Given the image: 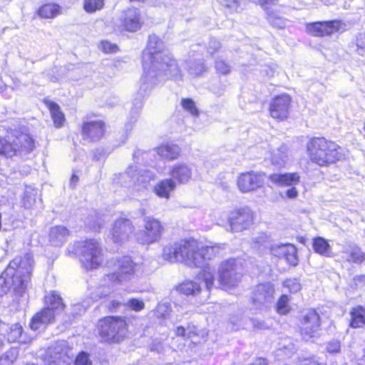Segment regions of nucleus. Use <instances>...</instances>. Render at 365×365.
<instances>
[{"mask_svg": "<svg viewBox=\"0 0 365 365\" xmlns=\"http://www.w3.org/2000/svg\"><path fill=\"white\" fill-rule=\"evenodd\" d=\"M267 240L268 237L264 233H261L258 236L252 239L254 245L258 248H259L261 246H265V244L267 242Z\"/></svg>", "mask_w": 365, "mask_h": 365, "instance_id": "bf43d9fd", "label": "nucleus"}, {"mask_svg": "<svg viewBox=\"0 0 365 365\" xmlns=\"http://www.w3.org/2000/svg\"><path fill=\"white\" fill-rule=\"evenodd\" d=\"M175 334L178 336L190 337V332H186L183 327H178L175 329Z\"/></svg>", "mask_w": 365, "mask_h": 365, "instance_id": "052dcab7", "label": "nucleus"}, {"mask_svg": "<svg viewBox=\"0 0 365 365\" xmlns=\"http://www.w3.org/2000/svg\"><path fill=\"white\" fill-rule=\"evenodd\" d=\"M320 325V317L315 309H309L304 312L301 319V332L304 338L314 336Z\"/></svg>", "mask_w": 365, "mask_h": 365, "instance_id": "2eb2a0df", "label": "nucleus"}, {"mask_svg": "<svg viewBox=\"0 0 365 365\" xmlns=\"http://www.w3.org/2000/svg\"><path fill=\"white\" fill-rule=\"evenodd\" d=\"M105 125L101 120L86 122L82 126V133L84 139L90 141H97L103 135Z\"/></svg>", "mask_w": 365, "mask_h": 365, "instance_id": "b1692460", "label": "nucleus"}, {"mask_svg": "<svg viewBox=\"0 0 365 365\" xmlns=\"http://www.w3.org/2000/svg\"><path fill=\"white\" fill-rule=\"evenodd\" d=\"M267 19L269 23L275 28L283 29L286 26V19L272 9L266 8Z\"/></svg>", "mask_w": 365, "mask_h": 365, "instance_id": "e433bc0d", "label": "nucleus"}, {"mask_svg": "<svg viewBox=\"0 0 365 365\" xmlns=\"http://www.w3.org/2000/svg\"><path fill=\"white\" fill-rule=\"evenodd\" d=\"M341 342L339 340H331L327 343L326 349L329 354H337L341 351Z\"/></svg>", "mask_w": 365, "mask_h": 365, "instance_id": "5fc2aeb1", "label": "nucleus"}, {"mask_svg": "<svg viewBox=\"0 0 365 365\" xmlns=\"http://www.w3.org/2000/svg\"><path fill=\"white\" fill-rule=\"evenodd\" d=\"M200 284L192 281L186 282L180 286L181 292L186 295L196 294L200 292Z\"/></svg>", "mask_w": 365, "mask_h": 365, "instance_id": "a19ab883", "label": "nucleus"}, {"mask_svg": "<svg viewBox=\"0 0 365 365\" xmlns=\"http://www.w3.org/2000/svg\"><path fill=\"white\" fill-rule=\"evenodd\" d=\"M100 48L105 53H115L118 50L115 44L111 43L107 41H102Z\"/></svg>", "mask_w": 365, "mask_h": 365, "instance_id": "13d9d810", "label": "nucleus"}, {"mask_svg": "<svg viewBox=\"0 0 365 365\" xmlns=\"http://www.w3.org/2000/svg\"><path fill=\"white\" fill-rule=\"evenodd\" d=\"M220 48L221 43L219 41L214 38H210L207 49L210 55H214Z\"/></svg>", "mask_w": 365, "mask_h": 365, "instance_id": "4d7b16f0", "label": "nucleus"}, {"mask_svg": "<svg viewBox=\"0 0 365 365\" xmlns=\"http://www.w3.org/2000/svg\"><path fill=\"white\" fill-rule=\"evenodd\" d=\"M73 358L72 349L67 341H58L48 348L44 361L48 365H71Z\"/></svg>", "mask_w": 365, "mask_h": 365, "instance_id": "9b49d317", "label": "nucleus"}, {"mask_svg": "<svg viewBox=\"0 0 365 365\" xmlns=\"http://www.w3.org/2000/svg\"><path fill=\"white\" fill-rule=\"evenodd\" d=\"M112 264L114 271L109 273L107 277L110 281L118 283L130 280L141 268L140 264L135 263L128 256L111 259L108 262V267H111Z\"/></svg>", "mask_w": 365, "mask_h": 365, "instance_id": "1a4fd4ad", "label": "nucleus"}, {"mask_svg": "<svg viewBox=\"0 0 365 365\" xmlns=\"http://www.w3.org/2000/svg\"><path fill=\"white\" fill-rule=\"evenodd\" d=\"M220 252L219 246H206L199 247L197 245V251L196 252L195 267H204L207 260H210Z\"/></svg>", "mask_w": 365, "mask_h": 365, "instance_id": "393cba45", "label": "nucleus"}, {"mask_svg": "<svg viewBox=\"0 0 365 365\" xmlns=\"http://www.w3.org/2000/svg\"><path fill=\"white\" fill-rule=\"evenodd\" d=\"M45 103L49 108L54 125L56 128L61 127L65 121V118L63 113L61 111L59 106L49 101H46Z\"/></svg>", "mask_w": 365, "mask_h": 365, "instance_id": "f704fd0d", "label": "nucleus"}, {"mask_svg": "<svg viewBox=\"0 0 365 365\" xmlns=\"http://www.w3.org/2000/svg\"><path fill=\"white\" fill-rule=\"evenodd\" d=\"M300 365H320L316 361L312 359H304Z\"/></svg>", "mask_w": 365, "mask_h": 365, "instance_id": "338daca9", "label": "nucleus"}, {"mask_svg": "<svg viewBox=\"0 0 365 365\" xmlns=\"http://www.w3.org/2000/svg\"><path fill=\"white\" fill-rule=\"evenodd\" d=\"M123 177L130 178V182L133 185H139L145 187L150 180L155 178L154 174L146 170H138L136 166H130L126 172L123 174Z\"/></svg>", "mask_w": 365, "mask_h": 365, "instance_id": "4be33fe9", "label": "nucleus"}, {"mask_svg": "<svg viewBox=\"0 0 365 365\" xmlns=\"http://www.w3.org/2000/svg\"><path fill=\"white\" fill-rule=\"evenodd\" d=\"M176 188V183L172 179H165L158 182L153 191L160 197L169 199L170 193Z\"/></svg>", "mask_w": 365, "mask_h": 365, "instance_id": "c85d7f7f", "label": "nucleus"}, {"mask_svg": "<svg viewBox=\"0 0 365 365\" xmlns=\"http://www.w3.org/2000/svg\"><path fill=\"white\" fill-rule=\"evenodd\" d=\"M98 328L101 339L111 344L122 341L128 334V324L121 317H106L99 320Z\"/></svg>", "mask_w": 365, "mask_h": 365, "instance_id": "423d86ee", "label": "nucleus"}, {"mask_svg": "<svg viewBox=\"0 0 365 365\" xmlns=\"http://www.w3.org/2000/svg\"><path fill=\"white\" fill-rule=\"evenodd\" d=\"M34 260L30 254L16 257L10 262L0 276V297L12 288L21 294L27 288L33 271Z\"/></svg>", "mask_w": 365, "mask_h": 365, "instance_id": "f03ea898", "label": "nucleus"}, {"mask_svg": "<svg viewBox=\"0 0 365 365\" xmlns=\"http://www.w3.org/2000/svg\"><path fill=\"white\" fill-rule=\"evenodd\" d=\"M310 160L319 165L327 166L342 158L341 148L334 142L324 138H314L307 145Z\"/></svg>", "mask_w": 365, "mask_h": 365, "instance_id": "7ed1b4c3", "label": "nucleus"}, {"mask_svg": "<svg viewBox=\"0 0 365 365\" xmlns=\"http://www.w3.org/2000/svg\"><path fill=\"white\" fill-rule=\"evenodd\" d=\"M75 247L83 267L87 270L96 269L103 263V250L98 240L79 241L75 243Z\"/></svg>", "mask_w": 365, "mask_h": 365, "instance_id": "0eeeda50", "label": "nucleus"}, {"mask_svg": "<svg viewBox=\"0 0 365 365\" xmlns=\"http://www.w3.org/2000/svg\"><path fill=\"white\" fill-rule=\"evenodd\" d=\"M121 305V303L118 301H116V300H112V301H110L108 304H107V307L110 310V311H115V309H117Z\"/></svg>", "mask_w": 365, "mask_h": 365, "instance_id": "680f3d73", "label": "nucleus"}, {"mask_svg": "<svg viewBox=\"0 0 365 365\" xmlns=\"http://www.w3.org/2000/svg\"><path fill=\"white\" fill-rule=\"evenodd\" d=\"M78 178L76 175H73L71 178V185H73V187L75 186L76 183L78 182Z\"/></svg>", "mask_w": 365, "mask_h": 365, "instance_id": "774afa93", "label": "nucleus"}, {"mask_svg": "<svg viewBox=\"0 0 365 365\" xmlns=\"http://www.w3.org/2000/svg\"><path fill=\"white\" fill-rule=\"evenodd\" d=\"M55 314L54 311H52L46 307L33 317L30 324L31 328L33 330H37L41 327V325L51 322L54 319Z\"/></svg>", "mask_w": 365, "mask_h": 365, "instance_id": "cd10ccee", "label": "nucleus"}, {"mask_svg": "<svg viewBox=\"0 0 365 365\" xmlns=\"http://www.w3.org/2000/svg\"><path fill=\"white\" fill-rule=\"evenodd\" d=\"M205 71V66L202 59L190 61L188 63V72L192 76H198Z\"/></svg>", "mask_w": 365, "mask_h": 365, "instance_id": "79ce46f5", "label": "nucleus"}, {"mask_svg": "<svg viewBox=\"0 0 365 365\" xmlns=\"http://www.w3.org/2000/svg\"><path fill=\"white\" fill-rule=\"evenodd\" d=\"M144 229L136 234L137 240L142 245H150L158 242L164 232L161 222L153 217L143 219Z\"/></svg>", "mask_w": 365, "mask_h": 365, "instance_id": "f8f14e48", "label": "nucleus"}, {"mask_svg": "<svg viewBox=\"0 0 365 365\" xmlns=\"http://www.w3.org/2000/svg\"><path fill=\"white\" fill-rule=\"evenodd\" d=\"M269 179L278 186H295L300 181V175L298 173H274L270 175Z\"/></svg>", "mask_w": 365, "mask_h": 365, "instance_id": "a878e982", "label": "nucleus"}, {"mask_svg": "<svg viewBox=\"0 0 365 365\" xmlns=\"http://www.w3.org/2000/svg\"><path fill=\"white\" fill-rule=\"evenodd\" d=\"M312 247L314 252L320 255L332 257L334 254L328 241L323 237H317L313 239Z\"/></svg>", "mask_w": 365, "mask_h": 365, "instance_id": "c756f323", "label": "nucleus"}, {"mask_svg": "<svg viewBox=\"0 0 365 365\" xmlns=\"http://www.w3.org/2000/svg\"><path fill=\"white\" fill-rule=\"evenodd\" d=\"M341 261L349 263L360 264L365 259V254L356 244H347L339 252Z\"/></svg>", "mask_w": 365, "mask_h": 365, "instance_id": "5701e85b", "label": "nucleus"}, {"mask_svg": "<svg viewBox=\"0 0 365 365\" xmlns=\"http://www.w3.org/2000/svg\"><path fill=\"white\" fill-rule=\"evenodd\" d=\"M142 58L143 75L140 87L141 95L146 94L167 78L181 79V71L175 60L163 41L155 34L149 36Z\"/></svg>", "mask_w": 365, "mask_h": 365, "instance_id": "f257e3e1", "label": "nucleus"}, {"mask_svg": "<svg viewBox=\"0 0 365 365\" xmlns=\"http://www.w3.org/2000/svg\"><path fill=\"white\" fill-rule=\"evenodd\" d=\"M242 260L230 258L222 261L218 268V282L224 289L235 287L242 277Z\"/></svg>", "mask_w": 365, "mask_h": 365, "instance_id": "6e6552de", "label": "nucleus"}, {"mask_svg": "<svg viewBox=\"0 0 365 365\" xmlns=\"http://www.w3.org/2000/svg\"><path fill=\"white\" fill-rule=\"evenodd\" d=\"M172 311L169 302L159 303L155 309V314L158 318H167Z\"/></svg>", "mask_w": 365, "mask_h": 365, "instance_id": "c03bdc74", "label": "nucleus"}, {"mask_svg": "<svg viewBox=\"0 0 365 365\" xmlns=\"http://www.w3.org/2000/svg\"><path fill=\"white\" fill-rule=\"evenodd\" d=\"M350 326L353 328L365 327V309L362 307H356L351 309Z\"/></svg>", "mask_w": 365, "mask_h": 365, "instance_id": "72a5a7b5", "label": "nucleus"}, {"mask_svg": "<svg viewBox=\"0 0 365 365\" xmlns=\"http://www.w3.org/2000/svg\"><path fill=\"white\" fill-rule=\"evenodd\" d=\"M290 98L283 94L274 98L269 106V113L272 118L284 120L287 118Z\"/></svg>", "mask_w": 365, "mask_h": 365, "instance_id": "aec40b11", "label": "nucleus"}, {"mask_svg": "<svg viewBox=\"0 0 365 365\" xmlns=\"http://www.w3.org/2000/svg\"><path fill=\"white\" fill-rule=\"evenodd\" d=\"M197 242L194 240H180L167 245L163 250V258L171 263L182 262L195 267Z\"/></svg>", "mask_w": 365, "mask_h": 365, "instance_id": "39448f33", "label": "nucleus"}, {"mask_svg": "<svg viewBox=\"0 0 365 365\" xmlns=\"http://www.w3.org/2000/svg\"><path fill=\"white\" fill-rule=\"evenodd\" d=\"M46 307L54 311L55 314L63 310L65 305L62 298L56 292H52L45 297Z\"/></svg>", "mask_w": 365, "mask_h": 365, "instance_id": "7c9ffc66", "label": "nucleus"}, {"mask_svg": "<svg viewBox=\"0 0 365 365\" xmlns=\"http://www.w3.org/2000/svg\"><path fill=\"white\" fill-rule=\"evenodd\" d=\"M244 1L245 0H222L221 4L230 11L238 12L242 9V4Z\"/></svg>", "mask_w": 365, "mask_h": 365, "instance_id": "8fccbe9b", "label": "nucleus"}, {"mask_svg": "<svg viewBox=\"0 0 365 365\" xmlns=\"http://www.w3.org/2000/svg\"><path fill=\"white\" fill-rule=\"evenodd\" d=\"M290 299L287 295L283 294L278 300L277 303V312L280 314H287L290 309V305L289 304Z\"/></svg>", "mask_w": 365, "mask_h": 365, "instance_id": "a18cd8bd", "label": "nucleus"}, {"mask_svg": "<svg viewBox=\"0 0 365 365\" xmlns=\"http://www.w3.org/2000/svg\"><path fill=\"white\" fill-rule=\"evenodd\" d=\"M74 365H92L89 354L82 351L76 358Z\"/></svg>", "mask_w": 365, "mask_h": 365, "instance_id": "6e6d98bb", "label": "nucleus"}, {"mask_svg": "<svg viewBox=\"0 0 365 365\" xmlns=\"http://www.w3.org/2000/svg\"><path fill=\"white\" fill-rule=\"evenodd\" d=\"M37 196V190H34L31 187L27 188L24 194L22 203L25 208L31 209L36 203V199Z\"/></svg>", "mask_w": 365, "mask_h": 365, "instance_id": "58836bf2", "label": "nucleus"}, {"mask_svg": "<svg viewBox=\"0 0 365 365\" xmlns=\"http://www.w3.org/2000/svg\"><path fill=\"white\" fill-rule=\"evenodd\" d=\"M215 69L217 73L223 75H227L231 71L230 66L225 61L221 59H217L215 61Z\"/></svg>", "mask_w": 365, "mask_h": 365, "instance_id": "3c124183", "label": "nucleus"}, {"mask_svg": "<svg viewBox=\"0 0 365 365\" xmlns=\"http://www.w3.org/2000/svg\"><path fill=\"white\" fill-rule=\"evenodd\" d=\"M158 154L167 160L177 159L180 154V148L175 144H166L158 148Z\"/></svg>", "mask_w": 365, "mask_h": 365, "instance_id": "473e14b6", "label": "nucleus"}, {"mask_svg": "<svg viewBox=\"0 0 365 365\" xmlns=\"http://www.w3.org/2000/svg\"><path fill=\"white\" fill-rule=\"evenodd\" d=\"M283 286L292 293H296L302 289L301 283L296 278L287 279L283 282Z\"/></svg>", "mask_w": 365, "mask_h": 365, "instance_id": "09e8293b", "label": "nucleus"}, {"mask_svg": "<svg viewBox=\"0 0 365 365\" xmlns=\"http://www.w3.org/2000/svg\"><path fill=\"white\" fill-rule=\"evenodd\" d=\"M169 175L176 185H185L192 179V169L186 163H177L170 168Z\"/></svg>", "mask_w": 365, "mask_h": 365, "instance_id": "412c9836", "label": "nucleus"}, {"mask_svg": "<svg viewBox=\"0 0 365 365\" xmlns=\"http://www.w3.org/2000/svg\"><path fill=\"white\" fill-rule=\"evenodd\" d=\"M18 350L12 348L6 351L1 357V365H11L17 359Z\"/></svg>", "mask_w": 365, "mask_h": 365, "instance_id": "37998d69", "label": "nucleus"}, {"mask_svg": "<svg viewBox=\"0 0 365 365\" xmlns=\"http://www.w3.org/2000/svg\"><path fill=\"white\" fill-rule=\"evenodd\" d=\"M86 223L93 231H98L101 229L102 220L98 216H93L86 220Z\"/></svg>", "mask_w": 365, "mask_h": 365, "instance_id": "864d4df0", "label": "nucleus"}, {"mask_svg": "<svg viewBox=\"0 0 365 365\" xmlns=\"http://www.w3.org/2000/svg\"><path fill=\"white\" fill-rule=\"evenodd\" d=\"M292 187L287 190V196L289 198H294L298 195V191L295 188L294 186H292Z\"/></svg>", "mask_w": 365, "mask_h": 365, "instance_id": "0e129e2a", "label": "nucleus"}, {"mask_svg": "<svg viewBox=\"0 0 365 365\" xmlns=\"http://www.w3.org/2000/svg\"><path fill=\"white\" fill-rule=\"evenodd\" d=\"M70 236V231L64 226L58 225L51 228L49 232V242L53 246H61Z\"/></svg>", "mask_w": 365, "mask_h": 365, "instance_id": "bb28decb", "label": "nucleus"}, {"mask_svg": "<svg viewBox=\"0 0 365 365\" xmlns=\"http://www.w3.org/2000/svg\"><path fill=\"white\" fill-rule=\"evenodd\" d=\"M181 106L184 110L189 112L192 116H198L199 110L195 106V103L191 98L182 99Z\"/></svg>", "mask_w": 365, "mask_h": 365, "instance_id": "49530a36", "label": "nucleus"}, {"mask_svg": "<svg viewBox=\"0 0 365 365\" xmlns=\"http://www.w3.org/2000/svg\"><path fill=\"white\" fill-rule=\"evenodd\" d=\"M264 185V175L257 172L241 173L237 178V187L242 192L255 191Z\"/></svg>", "mask_w": 365, "mask_h": 365, "instance_id": "4468645a", "label": "nucleus"}, {"mask_svg": "<svg viewBox=\"0 0 365 365\" xmlns=\"http://www.w3.org/2000/svg\"><path fill=\"white\" fill-rule=\"evenodd\" d=\"M34 148L33 138L21 130H14L6 137H0V155L6 158L23 157L33 151Z\"/></svg>", "mask_w": 365, "mask_h": 365, "instance_id": "20e7f679", "label": "nucleus"}, {"mask_svg": "<svg viewBox=\"0 0 365 365\" xmlns=\"http://www.w3.org/2000/svg\"><path fill=\"white\" fill-rule=\"evenodd\" d=\"M61 14V7L56 4H47L41 6L38 15L43 19H53Z\"/></svg>", "mask_w": 365, "mask_h": 365, "instance_id": "c9c22d12", "label": "nucleus"}, {"mask_svg": "<svg viewBox=\"0 0 365 365\" xmlns=\"http://www.w3.org/2000/svg\"><path fill=\"white\" fill-rule=\"evenodd\" d=\"M340 25L339 21H317L307 24V30L312 36L322 37L338 31Z\"/></svg>", "mask_w": 365, "mask_h": 365, "instance_id": "6ab92c4d", "label": "nucleus"}, {"mask_svg": "<svg viewBox=\"0 0 365 365\" xmlns=\"http://www.w3.org/2000/svg\"><path fill=\"white\" fill-rule=\"evenodd\" d=\"M125 305L129 307L130 309L139 312L144 309L145 303L140 299L131 298L126 302Z\"/></svg>", "mask_w": 365, "mask_h": 365, "instance_id": "603ef678", "label": "nucleus"}, {"mask_svg": "<svg viewBox=\"0 0 365 365\" xmlns=\"http://www.w3.org/2000/svg\"><path fill=\"white\" fill-rule=\"evenodd\" d=\"M270 252L277 257L284 258L292 266H297L299 263L297 249L292 244H273L270 247Z\"/></svg>", "mask_w": 365, "mask_h": 365, "instance_id": "f3484780", "label": "nucleus"}, {"mask_svg": "<svg viewBox=\"0 0 365 365\" xmlns=\"http://www.w3.org/2000/svg\"><path fill=\"white\" fill-rule=\"evenodd\" d=\"M289 150L286 145H282L272 154L271 162L277 168L284 167L288 160Z\"/></svg>", "mask_w": 365, "mask_h": 365, "instance_id": "2f4dec72", "label": "nucleus"}, {"mask_svg": "<svg viewBox=\"0 0 365 365\" xmlns=\"http://www.w3.org/2000/svg\"><path fill=\"white\" fill-rule=\"evenodd\" d=\"M214 279V274L210 271V267H205V269L200 271L197 274V279L200 281L201 283L204 284L207 291H210L213 287Z\"/></svg>", "mask_w": 365, "mask_h": 365, "instance_id": "4c0bfd02", "label": "nucleus"}, {"mask_svg": "<svg viewBox=\"0 0 365 365\" xmlns=\"http://www.w3.org/2000/svg\"><path fill=\"white\" fill-rule=\"evenodd\" d=\"M104 6V0H84L83 9L87 13H94Z\"/></svg>", "mask_w": 365, "mask_h": 365, "instance_id": "ea45409f", "label": "nucleus"}, {"mask_svg": "<svg viewBox=\"0 0 365 365\" xmlns=\"http://www.w3.org/2000/svg\"><path fill=\"white\" fill-rule=\"evenodd\" d=\"M251 322H252V326L255 328H258V329H264L265 328L264 322H260L257 319H252L251 320Z\"/></svg>", "mask_w": 365, "mask_h": 365, "instance_id": "69168bd1", "label": "nucleus"}, {"mask_svg": "<svg viewBox=\"0 0 365 365\" xmlns=\"http://www.w3.org/2000/svg\"><path fill=\"white\" fill-rule=\"evenodd\" d=\"M131 221L126 218H120L115 221L111 230L112 240L115 243L127 241L133 232Z\"/></svg>", "mask_w": 365, "mask_h": 365, "instance_id": "a211bd4d", "label": "nucleus"}, {"mask_svg": "<svg viewBox=\"0 0 365 365\" xmlns=\"http://www.w3.org/2000/svg\"><path fill=\"white\" fill-rule=\"evenodd\" d=\"M274 288L269 282L259 284L252 292V300L257 309L269 307L274 300Z\"/></svg>", "mask_w": 365, "mask_h": 365, "instance_id": "ddd939ff", "label": "nucleus"}, {"mask_svg": "<svg viewBox=\"0 0 365 365\" xmlns=\"http://www.w3.org/2000/svg\"><path fill=\"white\" fill-rule=\"evenodd\" d=\"M22 333V327L19 324H14L10 327V330L7 334V339L9 342L16 341L21 336Z\"/></svg>", "mask_w": 365, "mask_h": 365, "instance_id": "de8ad7c7", "label": "nucleus"}, {"mask_svg": "<svg viewBox=\"0 0 365 365\" xmlns=\"http://www.w3.org/2000/svg\"><path fill=\"white\" fill-rule=\"evenodd\" d=\"M120 26L126 31L135 32L143 24V19L138 9L131 8L124 11L120 17Z\"/></svg>", "mask_w": 365, "mask_h": 365, "instance_id": "dca6fc26", "label": "nucleus"}, {"mask_svg": "<svg viewBox=\"0 0 365 365\" xmlns=\"http://www.w3.org/2000/svg\"><path fill=\"white\" fill-rule=\"evenodd\" d=\"M255 213L248 207H242L230 211L227 216V231L241 232L250 229L254 224Z\"/></svg>", "mask_w": 365, "mask_h": 365, "instance_id": "9d476101", "label": "nucleus"}, {"mask_svg": "<svg viewBox=\"0 0 365 365\" xmlns=\"http://www.w3.org/2000/svg\"><path fill=\"white\" fill-rule=\"evenodd\" d=\"M255 2L259 4L262 6L266 9L267 5H274L276 0H253ZM267 8H268L267 6Z\"/></svg>", "mask_w": 365, "mask_h": 365, "instance_id": "e2e57ef3", "label": "nucleus"}]
</instances>
